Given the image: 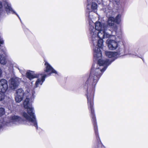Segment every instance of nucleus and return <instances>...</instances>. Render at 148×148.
<instances>
[{"label": "nucleus", "mask_w": 148, "mask_h": 148, "mask_svg": "<svg viewBox=\"0 0 148 148\" xmlns=\"http://www.w3.org/2000/svg\"><path fill=\"white\" fill-rule=\"evenodd\" d=\"M89 14V13H88V17H89V18H91V17H90V16L89 15H88V14Z\"/></svg>", "instance_id": "nucleus-26"}, {"label": "nucleus", "mask_w": 148, "mask_h": 148, "mask_svg": "<svg viewBox=\"0 0 148 148\" xmlns=\"http://www.w3.org/2000/svg\"><path fill=\"white\" fill-rule=\"evenodd\" d=\"M1 54L0 55V64L2 65H5L7 63L6 57L7 56V53L5 48L4 47L2 50L1 49Z\"/></svg>", "instance_id": "nucleus-11"}, {"label": "nucleus", "mask_w": 148, "mask_h": 148, "mask_svg": "<svg viewBox=\"0 0 148 148\" xmlns=\"http://www.w3.org/2000/svg\"><path fill=\"white\" fill-rule=\"evenodd\" d=\"M2 4L1 2L0 1V12L1 11L2 9Z\"/></svg>", "instance_id": "nucleus-23"}, {"label": "nucleus", "mask_w": 148, "mask_h": 148, "mask_svg": "<svg viewBox=\"0 0 148 148\" xmlns=\"http://www.w3.org/2000/svg\"><path fill=\"white\" fill-rule=\"evenodd\" d=\"M8 88L7 81L4 79L0 80V92L5 93Z\"/></svg>", "instance_id": "nucleus-10"}, {"label": "nucleus", "mask_w": 148, "mask_h": 148, "mask_svg": "<svg viewBox=\"0 0 148 148\" xmlns=\"http://www.w3.org/2000/svg\"><path fill=\"white\" fill-rule=\"evenodd\" d=\"M87 8L89 10L88 12L92 10L94 12H97V3L92 1V0H87Z\"/></svg>", "instance_id": "nucleus-8"}, {"label": "nucleus", "mask_w": 148, "mask_h": 148, "mask_svg": "<svg viewBox=\"0 0 148 148\" xmlns=\"http://www.w3.org/2000/svg\"><path fill=\"white\" fill-rule=\"evenodd\" d=\"M5 113L4 109L3 108H0V116H2Z\"/></svg>", "instance_id": "nucleus-18"}, {"label": "nucleus", "mask_w": 148, "mask_h": 148, "mask_svg": "<svg viewBox=\"0 0 148 148\" xmlns=\"http://www.w3.org/2000/svg\"><path fill=\"white\" fill-rule=\"evenodd\" d=\"M12 64L10 66H11L12 67L13 66H14L15 67H16L17 68L19 71L20 73L22 74V75H23L24 74V72L23 71V70H22L21 69H20L18 66V65L14 63V62H12Z\"/></svg>", "instance_id": "nucleus-17"}, {"label": "nucleus", "mask_w": 148, "mask_h": 148, "mask_svg": "<svg viewBox=\"0 0 148 148\" xmlns=\"http://www.w3.org/2000/svg\"><path fill=\"white\" fill-rule=\"evenodd\" d=\"M4 3V6L5 7L7 13L8 14H9L11 12L13 14H15L19 18V19L21 20L18 15L12 9L11 6L10 4L8 1V0H3Z\"/></svg>", "instance_id": "nucleus-7"}, {"label": "nucleus", "mask_w": 148, "mask_h": 148, "mask_svg": "<svg viewBox=\"0 0 148 148\" xmlns=\"http://www.w3.org/2000/svg\"><path fill=\"white\" fill-rule=\"evenodd\" d=\"M102 1H103V0H100V2H102Z\"/></svg>", "instance_id": "nucleus-27"}, {"label": "nucleus", "mask_w": 148, "mask_h": 148, "mask_svg": "<svg viewBox=\"0 0 148 148\" xmlns=\"http://www.w3.org/2000/svg\"><path fill=\"white\" fill-rule=\"evenodd\" d=\"M121 15L118 14L115 18V22L118 24H119L121 22Z\"/></svg>", "instance_id": "nucleus-16"}, {"label": "nucleus", "mask_w": 148, "mask_h": 148, "mask_svg": "<svg viewBox=\"0 0 148 148\" xmlns=\"http://www.w3.org/2000/svg\"><path fill=\"white\" fill-rule=\"evenodd\" d=\"M119 2V0H113V2L114 3L118 4Z\"/></svg>", "instance_id": "nucleus-21"}, {"label": "nucleus", "mask_w": 148, "mask_h": 148, "mask_svg": "<svg viewBox=\"0 0 148 148\" xmlns=\"http://www.w3.org/2000/svg\"><path fill=\"white\" fill-rule=\"evenodd\" d=\"M39 75L40 76V75L41 76L40 78H38L36 81L34 86L35 88L42 85L45 80V78L47 77V75L46 74H44L43 75L42 74H39Z\"/></svg>", "instance_id": "nucleus-12"}, {"label": "nucleus", "mask_w": 148, "mask_h": 148, "mask_svg": "<svg viewBox=\"0 0 148 148\" xmlns=\"http://www.w3.org/2000/svg\"><path fill=\"white\" fill-rule=\"evenodd\" d=\"M29 92L30 90L29 89H27L26 91L25 94L26 95V98L23 103L24 107L27 109L28 114L25 112H23L22 115L31 125H34L37 129L38 125L36 116L34 115V108L32 107L31 104L35 97L34 95L35 92L34 91L32 90L31 96Z\"/></svg>", "instance_id": "nucleus-3"}, {"label": "nucleus", "mask_w": 148, "mask_h": 148, "mask_svg": "<svg viewBox=\"0 0 148 148\" xmlns=\"http://www.w3.org/2000/svg\"><path fill=\"white\" fill-rule=\"evenodd\" d=\"M4 93H0V101L3 100L5 98V96Z\"/></svg>", "instance_id": "nucleus-19"}, {"label": "nucleus", "mask_w": 148, "mask_h": 148, "mask_svg": "<svg viewBox=\"0 0 148 148\" xmlns=\"http://www.w3.org/2000/svg\"><path fill=\"white\" fill-rule=\"evenodd\" d=\"M103 46V45L102 47L100 48L98 46V45L95 46H93L94 57L96 59L98 60V63L92 65L90 76L86 82L87 83L92 86L91 93L88 92L87 96L88 108L91 113H94L93 107V94L95 86L99 79L112 62L123 55L117 52L106 51L105 53L106 56L109 58H112V60L110 61L108 59H100L102 56L101 49H102Z\"/></svg>", "instance_id": "nucleus-1"}, {"label": "nucleus", "mask_w": 148, "mask_h": 148, "mask_svg": "<svg viewBox=\"0 0 148 148\" xmlns=\"http://www.w3.org/2000/svg\"><path fill=\"white\" fill-rule=\"evenodd\" d=\"M114 34V36L107 38V42H108V47L111 50L116 49L117 52L121 54L125 52V47L123 42H121L122 39V32L120 31Z\"/></svg>", "instance_id": "nucleus-4"}, {"label": "nucleus", "mask_w": 148, "mask_h": 148, "mask_svg": "<svg viewBox=\"0 0 148 148\" xmlns=\"http://www.w3.org/2000/svg\"><path fill=\"white\" fill-rule=\"evenodd\" d=\"M44 64L45 66L44 69V72L42 74L43 75L44 74H46L47 75V77L50 75L52 73H55L58 75V72L48 62H45Z\"/></svg>", "instance_id": "nucleus-5"}, {"label": "nucleus", "mask_w": 148, "mask_h": 148, "mask_svg": "<svg viewBox=\"0 0 148 148\" xmlns=\"http://www.w3.org/2000/svg\"><path fill=\"white\" fill-rule=\"evenodd\" d=\"M20 79L16 77L11 78L10 80V86L12 89H16L18 86Z\"/></svg>", "instance_id": "nucleus-9"}, {"label": "nucleus", "mask_w": 148, "mask_h": 148, "mask_svg": "<svg viewBox=\"0 0 148 148\" xmlns=\"http://www.w3.org/2000/svg\"><path fill=\"white\" fill-rule=\"evenodd\" d=\"M89 31L91 40L93 46L98 45V46L101 48L103 46V39L110 38L114 36L113 31L107 30V26L104 23L97 21L95 24V28L93 22H89Z\"/></svg>", "instance_id": "nucleus-2"}, {"label": "nucleus", "mask_w": 148, "mask_h": 148, "mask_svg": "<svg viewBox=\"0 0 148 148\" xmlns=\"http://www.w3.org/2000/svg\"><path fill=\"white\" fill-rule=\"evenodd\" d=\"M4 41L2 38L0 36V44H3Z\"/></svg>", "instance_id": "nucleus-24"}, {"label": "nucleus", "mask_w": 148, "mask_h": 148, "mask_svg": "<svg viewBox=\"0 0 148 148\" xmlns=\"http://www.w3.org/2000/svg\"><path fill=\"white\" fill-rule=\"evenodd\" d=\"M10 121L11 123H12L16 124L20 123L22 122V119L20 117L15 115L11 116Z\"/></svg>", "instance_id": "nucleus-14"}, {"label": "nucleus", "mask_w": 148, "mask_h": 148, "mask_svg": "<svg viewBox=\"0 0 148 148\" xmlns=\"http://www.w3.org/2000/svg\"><path fill=\"white\" fill-rule=\"evenodd\" d=\"M107 7V12H109V11L111 10L112 9V8L111 6L109 5H108Z\"/></svg>", "instance_id": "nucleus-22"}, {"label": "nucleus", "mask_w": 148, "mask_h": 148, "mask_svg": "<svg viewBox=\"0 0 148 148\" xmlns=\"http://www.w3.org/2000/svg\"><path fill=\"white\" fill-rule=\"evenodd\" d=\"M2 74V71L1 69H0V76Z\"/></svg>", "instance_id": "nucleus-25"}, {"label": "nucleus", "mask_w": 148, "mask_h": 148, "mask_svg": "<svg viewBox=\"0 0 148 148\" xmlns=\"http://www.w3.org/2000/svg\"><path fill=\"white\" fill-rule=\"evenodd\" d=\"M27 77L30 80H32L34 78L40 77L39 74H35L33 71H28L26 73Z\"/></svg>", "instance_id": "nucleus-15"}, {"label": "nucleus", "mask_w": 148, "mask_h": 148, "mask_svg": "<svg viewBox=\"0 0 148 148\" xmlns=\"http://www.w3.org/2000/svg\"><path fill=\"white\" fill-rule=\"evenodd\" d=\"M114 20L115 18H114L112 17H110L108 18L107 22L109 26H111L112 27H114V30L113 31H113V34L115 33L114 32H117L116 31V26L114 24Z\"/></svg>", "instance_id": "nucleus-13"}, {"label": "nucleus", "mask_w": 148, "mask_h": 148, "mask_svg": "<svg viewBox=\"0 0 148 148\" xmlns=\"http://www.w3.org/2000/svg\"><path fill=\"white\" fill-rule=\"evenodd\" d=\"M107 7H108V5H106V6L105 5L103 7V11H104L105 12H107Z\"/></svg>", "instance_id": "nucleus-20"}, {"label": "nucleus", "mask_w": 148, "mask_h": 148, "mask_svg": "<svg viewBox=\"0 0 148 148\" xmlns=\"http://www.w3.org/2000/svg\"><path fill=\"white\" fill-rule=\"evenodd\" d=\"M16 93L15 100L16 102L19 103L23 100L25 93L22 88H19L16 90Z\"/></svg>", "instance_id": "nucleus-6"}]
</instances>
